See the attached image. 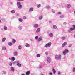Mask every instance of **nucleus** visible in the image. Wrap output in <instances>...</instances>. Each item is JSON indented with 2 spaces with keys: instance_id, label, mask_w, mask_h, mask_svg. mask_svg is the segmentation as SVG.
Here are the masks:
<instances>
[{
  "instance_id": "obj_45",
  "label": "nucleus",
  "mask_w": 75,
  "mask_h": 75,
  "mask_svg": "<svg viewBox=\"0 0 75 75\" xmlns=\"http://www.w3.org/2000/svg\"><path fill=\"white\" fill-rule=\"evenodd\" d=\"M3 73L4 74H6V71H3Z\"/></svg>"
},
{
  "instance_id": "obj_24",
  "label": "nucleus",
  "mask_w": 75,
  "mask_h": 75,
  "mask_svg": "<svg viewBox=\"0 0 75 75\" xmlns=\"http://www.w3.org/2000/svg\"><path fill=\"white\" fill-rule=\"evenodd\" d=\"M17 66L20 67H21V64L20 63H17Z\"/></svg>"
},
{
  "instance_id": "obj_64",
  "label": "nucleus",
  "mask_w": 75,
  "mask_h": 75,
  "mask_svg": "<svg viewBox=\"0 0 75 75\" xmlns=\"http://www.w3.org/2000/svg\"><path fill=\"white\" fill-rule=\"evenodd\" d=\"M18 14H17V15H18Z\"/></svg>"
},
{
  "instance_id": "obj_59",
  "label": "nucleus",
  "mask_w": 75,
  "mask_h": 75,
  "mask_svg": "<svg viewBox=\"0 0 75 75\" xmlns=\"http://www.w3.org/2000/svg\"><path fill=\"white\" fill-rule=\"evenodd\" d=\"M74 37H75V34L74 35Z\"/></svg>"
},
{
  "instance_id": "obj_41",
  "label": "nucleus",
  "mask_w": 75,
  "mask_h": 75,
  "mask_svg": "<svg viewBox=\"0 0 75 75\" xmlns=\"http://www.w3.org/2000/svg\"><path fill=\"white\" fill-rule=\"evenodd\" d=\"M38 38V36H37L35 37V39H36V40H37Z\"/></svg>"
},
{
  "instance_id": "obj_25",
  "label": "nucleus",
  "mask_w": 75,
  "mask_h": 75,
  "mask_svg": "<svg viewBox=\"0 0 75 75\" xmlns=\"http://www.w3.org/2000/svg\"><path fill=\"white\" fill-rule=\"evenodd\" d=\"M4 28L5 30H7V27L6 26H4Z\"/></svg>"
},
{
  "instance_id": "obj_54",
  "label": "nucleus",
  "mask_w": 75,
  "mask_h": 75,
  "mask_svg": "<svg viewBox=\"0 0 75 75\" xmlns=\"http://www.w3.org/2000/svg\"><path fill=\"white\" fill-rule=\"evenodd\" d=\"M21 1H24V0H20Z\"/></svg>"
},
{
  "instance_id": "obj_47",
  "label": "nucleus",
  "mask_w": 75,
  "mask_h": 75,
  "mask_svg": "<svg viewBox=\"0 0 75 75\" xmlns=\"http://www.w3.org/2000/svg\"><path fill=\"white\" fill-rule=\"evenodd\" d=\"M61 14V13L60 12H58V13H57V14H58V15H59V14Z\"/></svg>"
},
{
  "instance_id": "obj_57",
  "label": "nucleus",
  "mask_w": 75,
  "mask_h": 75,
  "mask_svg": "<svg viewBox=\"0 0 75 75\" xmlns=\"http://www.w3.org/2000/svg\"><path fill=\"white\" fill-rule=\"evenodd\" d=\"M21 75H25L24 74H22Z\"/></svg>"
},
{
  "instance_id": "obj_29",
  "label": "nucleus",
  "mask_w": 75,
  "mask_h": 75,
  "mask_svg": "<svg viewBox=\"0 0 75 75\" xmlns=\"http://www.w3.org/2000/svg\"><path fill=\"white\" fill-rule=\"evenodd\" d=\"M11 60L12 61H14L15 60V58L14 57H12L11 58Z\"/></svg>"
},
{
  "instance_id": "obj_49",
  "label": "nucleus",
  "mask_w": 75,
  "mask_h": 75,
  "mask_svg": "<svg viewBox=\"0 0 75 75\" xmlns=\"http://www.w3.org/2000/svg\"><path fill=\"white\" fill-rule=\"evenodd\" d=\"M16 62L17 64H19L20 62L19 61H17V62Z\"/></svg>"
},
{
  "instance_id": "obj_28",
  "label": "nucleus",
  "mask_w": 75,
  "mask_h": 75,
  "mask_svg": "<svg viewBox=\"0 0 75 75\" xmlns=\"http://www.w3.org/2000/svg\"><path fill=\"white\" fill-rule=\"evenodd\" d=\"M52 71L54 74H55L56 73V71L55 69H53L52 70Z\"/></svg>"
},
{
  "instance_id": "obj_40",
  "label": "nucleus",
  "mask_w": 75,
  "mask_h": 75,
  "mask_svg": "<svg viewBox=\"0 0 75 75\" xmlns=\"http://www.w3.org/2000/svg\"><path fill=\"white\" fill-rule=\"evenodd\" d=\"M52 11L53 13H55V10H54L52 9Z\"/></svg>"
},
{
  "instance_id": "obj_56",
  "label": "nucleus",
  "mask_w": 75,
  "mask_h": 75,
  "mask_svg": "<svg viewBox=\"0 0 75 75\" xmlns=\"http://www.w3.org/2000/svg\"><path fill=\"white\" fill-rule=\"evenodd\" d=\"M17 1H21V0H17Z\"/></svg>"
},
{
  "instance_id": "obj_22",
  "label": "nucleus",
  "mask_w": 75,
  "mask_h": 75,
  "mask_svg": "<svg viewBox=\"0 0 75 75\" xmlns=\"http://www.w3.org/2000/svg\"><path fill=\"white\" fill-rule=\"evenodd\" d=\"M64 15H62L60 16V18H64Z\"/></svg>"
},
{
  "instance_id": "obj_46",
  "label": "nucleus",
  "mask_w": 75,
  "mask_h": 75,
  "mask_svg": "<svg viewBox=\"0 0 75 75\" xmlns=\"http://www.w3.org/2000/svg\"><path fill=\"white\" fill-rule=\"evenodd\" d=\"M60 74H61V72H60V71L58 72V75H60Z\"/></svg>"
},
{
  "instance_id": "obj_51",
  "label": "nucleus",
  "mask_w": 75,
  "mask_h": 75,
  "mask_svg": "<svg viewBox=\"0 0 75 75\" xmlns=\"http://www.w3.org/2000/svg\"><path fill=\"white\" fill-rule=\"evenodd\" d=\"M9 60H11V58H9Z\"/></svg>"
},
{
  "instance_id": "obj_21",
  "label": "nucleus",
  "mask_w": 75,
  "mask_h": 75,
  "mask_svg": "<svg viewBox=\"0 0 75 75\" xmlns=\"http://www.w3.org/2000/svg\"><path fill=\"white\" fill-rule=\"evenodd\" d=\"M53 27L54 29H57V26L55 25H54L53 26Z\"/></svg>"
},
{
  "instance_id": "obj_37",
  "label": "nucleus",
  "mask_w": 75,
  "mask_h": 75,
  "mask_svg": "<svg viewBox=\"0 0 75 75\" xmlns=\"http://www.w3.org/2000/svg\"><path fill=\"white\" fill-rule=\"evenodd\" d=\"M41 5L40 4H39V5L37 6V7L38 8H39V7H41Z\"/></svg>"
},
{
  "instance_id": "obj_55",
  "label": "nucleus",
  "mask_w": 75,
  "mask_h": 75,
  "mask_svg": "<svg viewBox=\"0 0 75 75\" xmlns=\"http://www.w3.org/2000/svg\"><path fill=\"white\" fill-rule=\"evenodd\" d=\"M1 30H3V28H1Z\"/></svg>"
},
{
  "instance_id": "obj_60",
  "label": "nucleus",
  "mask_w": 75,
  "mask_h": 75,
  "mask_svg": "<svg viewBox=\"0 0 75 75\" xmlns=\"http://www.w3.org/2000/svg\"><path fill=\"white\" fill-rule=\"evenodd\" d=\"M41 75H45L43 74H42Z\"/></svg>"
},
{
  "instance_id": "obj_14",
  "label": "nucleus",
  "mask_w": 75,
  "mask_h": 75,
  "mask_svg": "<svg viewBox=\"0 0 75 75\" xmlns=\"http://www.w3.org/2000/svg\"><path fill=\"white\" fill-rule=\"evenodd\" d=\"M11 71H12V72H14V67H11Z\"/></svg>"
},
{
  "instance_id": "obj_48",
  "label": "nucleus",
  "mask_w": 75,
  "mask_h": 75,
  "mask_svg": "<svg viewBox=\"0 0 75 75\" xmlns=\"http://www.w3.org/2000/svg\"><path fill=\"white\" fill-rule=\"evenodd\" d=\"M49 75H52V73H51V72L50 73Z\"/></svg>"
},
{
  "instance_id": "obj_15",
  "label": "nucleus",
  "mask_w": 75,
  "mask_h": 75,
  "mask_svg": "<svg viewBox=\"0 0 75 75\" xmlns=\"http://www.w3.org/2000/svg\"><path fill=\"white\" fill-rule=\"evenodd\" d=\"M40 31V28H39L37 30L36 32L37 33H39Z\"/></svg>"
},
{
  "instance_id": "obj_35",
  "label": "nucleus",
  "mask_w": 75,
  "mask_h": 75,
  "mask_svg": "<svg viewBox=\"0 0 75 75\" xmlns=\"http://www.w3.org/2000/svg\"><path fill=\"white\" fill-rule=\"evenodd\" d=\"M12 42H13V44H14L16 42V40L15 39H13L12 40Z\"/></svg>"
},
{
  "instance_id": "obj_30",
  "label": "nucleus",
  "mask_w": 75,
  "mask_h": 75,
  "mask_svg": "<svg viewBox=\"0 0 75 75\" xmlns=\"http://www.w3.org/2000/svg\"><path fill=\"white\" fill-rule=\"evenodd\" d=\"M42 18V16H40L39 17V19L40 20H41Z\"/></svg>"
},
{
  "instance_id": "obj_31",
  "label": "nucleus",
  "mask_w": 75,
  "mask_h": 75,
  "mask_svg": "<svg viewBox=\"0 0 75 75\" xmlns=\"http://www.w3.org/2000/svg\"><path fill=\"white\" fill-rule=\"evenodd\" d=\"M18 48L19 50H21V47L20 46H19L18 47Z\"/></svg>"
},
{
  "instance_id": "obj_38",
  "label": "nucleus",
  "mask_w": 75,
  "mask_h": 75,
  "mask_svg": "<svg viewBox=\"0 0 75 75\" xmlns=\"http://www.w3.org/2000/svg\"><path fill=\"white\" fill-rule=\"evenodd\" d=\"M73 71L74 72H75V67H74L73 68Z\"/></svg>"
},
{
  "instance_id": "obj_20",
  "label": "nucleus",
  "mask_w": 75,
  "mask_h": 75,
  "mask_svg": "<svg viewBox=\"0 0 75 75\" xmlns=\"http://www.w3.org/2000/svg\"><path fill=\"white\" fill-rule=\"evenodd\" d=\"M2 49L3 50H4V51H6V47L4 46L2 48Z\"/></svg>"
},
{
  "instance_id": "obj_58",
  "label": "nucleus",
  "mask_w": 75,
  "mask_h": 75,
  "mask_svg": "<svg viewBox=\"0 0 75 75\" xmlns=\"http://www.w3.org/2000/svg\"><path fill=\"white\" fill-rule=\"evenodd\" d=\"M11 4H13V3H12V2H11Z\"/></svg>"
},
{
  "instance_id": "obj_62",
  "label": "nucleus",
  "mask_w": 75,
  "mask_h": 75,
  "mask_svg": "<svg viewBox=\"0 0 75 75\" xmlns=\"http://www.w3.org/2000/svg\"><path fill=\"white\" fill-rule=\"evenodd\" d=\"M13 63H15V62H13Z\"/></svg>"
},
{
  "instance_id": "obj_52",
  "label": "nucleus",
  "mask_w": 75,
  "mask_h": 75,
  "mask_svg": "<svg viewBox=\"0 0 75 75\" xmlns=\"http://www.w3.org/2000/svg\"><path fill=\"white\" fill-rule=\"evenodd\" d=\"M63 24H66V22H64L63 23Z\"/></svg>"
},
{
  "instance_id": "obj_39",
  "label": "nucleus",
  "mask_w": 75,
  "mask_h": 75,
  "mask_svg": "<svg viewBox=\"0 0 75 75\" xmlns=\"http://www.w3.org/2000/svg\"><path fill=\"white\" fill-rule=\"evenodd\" d=\"M23 19H24V20H25V19L26 18H27V17H25V16H23Z\"/></svg>"
},
{
  "instance_id": "obj_34",
  "label": "nucleus",
  "mask_w": 75,
  "mask_h": 75,
  "mask_svg": "<svg viewBox=\"0 0 75 75\" xmlns=\"http://www.w3.org/2000/svg\"><path fill=\"white\" fill-rule=\"evenodd\" d=\"M9 65H10V66H12V65H13V64L11 62H9Z\"/></svg>"
},
{
  "instance_id": "obj_19",
  "label": "nucleus",
  "mask_w": 75,
  "mask_h": 75,
  "mask_svg": "<svg viewBox=\"0 0 75 75\" xmlns=\"http://www.w3.org/2000/svg\"><path fill=\"white\" fill-rule=\"evenodd\" d=\"M29 11H33V8H30L29 9Z\"/></svg>"
},
{
  "instance_id": "obj_7",
  "label": "nucleus",
  "mask_w": 75,
  "mask_h": 75,
  "mask_svg": "<svg viewBox=\"0 0 75 75\" xmlns=\"http://www.w3.org/2000/svg\"><path fill=\"white\" fill-rule=\"evenodd\" d=\"M67 8H71V5L69 4H68L67 5Z\"/></svg>"
},
{
  "instance_id": "obj_1",
  "label": "nucleus",
  "mask_w": 75,
  "mask_h": 75,
  "mask_svg": "<svg viewBox=\"0 0 75 75\" xmlns=\"http://www.w3.org/2000/svg\"><path fill=\"white\" fill-rule=\"evenodd\" d=\"M61 55H55V58L57 60H61Z\"/></svg>"
},
{
  "instance_id": "obj_10",
  "label": "nucleus",
  "mask_w": 75,
  "mask_h": 75,
  "mask_svg": "<svg viewBox=\"0 0 75 75\" xmlns=\"http://www.w3.org/2000/svg\"><path fill=\"white\" fill-rule=\"evenodd\" d=\"M30 73H31L30 71H28L26 72V75H29L30 74Z\"/></svg>"
},
{
  "instance_id": "obj_36",
  "label": "nucleus",
  "mask_w": 75,
  "mask_h": 75,
  "mask_svg": "<svg viewBox=\"0 0 75 75\" xmlns=\"http://www.w3.org/2000/svg\"><path fill=\"white\" fill-rule=\"evenodd\" d=\"M18 28L20 30H21V29H22V27L21 26H19Z\"/></svg>"
},
{
  "instance_id": "obj_12",
  "label": "nucleus",
  "mask_w": 75,
  "mask_h": 75,
  "mask_svg": "<svg viewBox=\"0 0 75 75\" xmlns=\"http://www.w3.org/2000/svg\"><path fill=\"white\" fill-rule=\"evenodd\" d=\"M66 45H67V42H64L63 44L62 45V47H65Z\"/></svg>"
},
{
  "instance_id": "obj_50",
  "label": "nucleus",
  "mask_w": 75,
  "mask_h": 75,
  "mask_svg": "<svg viewBox=\"0 0 75 75\" xmlns=\"http://www.w3.org/2000/svg\"><path fill=\"white\" fill-rule=\"evenodd\" d=\"M39 68H42V67L41 66H40L39 67Z\"/></svg>"
},
{
  "instance_id": "obj_8",
  "label": "nucleus",
  "mask_w": 75,
  "mask_h": 75,
  "mask_svg": "<svg viewBox=\"0 0 75 75\" xmlns=\"http://www.w3.org/2000/svg\"><path fill=\"white\" fill-rule=\"evenodd\" d=\"M33 27L35 28H38V25L37 24H35Z\"/></svg>"
},
{
  "instance_id": "obj_43",
  "label": "nucleus",
  "mask_w": 75,
  "mask_h": 75,
  "mask_svg": "<svg viewBox=\"0 0 75 75\" xmlns=\"http://www.w3.org/2000/svg\"><path fill=\"white\" fill-rule=\"evenodd\" d=\"M37 57H40V54H38L37 55Z\"/></svg>"
},
{
  "instance_id": "obj_6",
  "label": "nucleus",
  "mask_w": 75,
  "mask_h": 75,
  "mask_svg": "<svg viewBox=\"0 0 75 75\" xmlns=\"http://www.w3.org/2000/svg\"><path fill=\"white\" fill-rule=\"evenodd\" d=\"M42 39V37H40L38 39V41H41Z\"/></svg>"
},
{
  "instance_id": "obj_63",
  "label": "nucleus",
  "mask_w": 75,
  "mask_h": 75,
  "mask_svg": "<svg viewBox=\"0 0 75 75\" xmlns=\"http://www.w3.org/2000/svg\"><path fill=\"white\" fill-rule=\"evenodd\" d=\"M0 58H1V57H0Z\"/></svg>"
},
{
  "instance_id": "obj_18",
  "label": "nucleus",
  "mask_w": 75,
  "mask_h": 75,
  "mask_svg": "<svg viewBox=\"0 0 75 75\" xmlns=\"http://www.w3.org/2000/svg\"><path fill=\"white\" fill-rule=\"evenodd\" d=\"M17 6H20V5H21V3L20 2H18L17 3Z\"/></svg>"
},
{
  "instance_id": "obj_26",
  "label": "nucleus",
  "mask_w": 75,
  "mask_h": 75,
  "mask_svg": "<svg viewBox=\"0 0 75 75\" xmlns=\"http://www.w3.org/2000/svg\"><path fill=\"white\" fill-rule=\"evenodd\" d=\"M72 44H70L69 45L68 47H69V48H71V47H72Z\"/></svg>"
},
{
  "instance_id": "obj_9",
  "label": "nucleus",
  "mask_w": 75,
  "mask_h": 75,
  "mask_svg": "<svg viewBox=\"0 0 75 75\" xmlns=\"http://www.w3.org/2000/svg\"><path fill=\"white\" fill-rule=\"evenodd\" d=\"M49 35L50 37H53V34L52 33H50L49 34Z\"/></svg>"
},
{
  "instance_id": "obj_5",
  "label": "nucleus",
  "mask_w": 75,
  "mask_h": 75,
  "mask_svg": "<svg viewBox=\"0 0 75 75\" xmlns=\"http://www.w3.org/2000/svg\"><path fill=\"white\" fill-rule=\"evenodd\" d=\"M74 28H71L69 29L68 30V32L69 33L72 31H74Z\"/></svg>"
},
{
  "instance_id": "obj_17",
  "label": "nucleus",
  "mask_w": 75,
  "mask_h": 75,
  "mask_svg": "<svg viewBox=\"0 0 75 75\" xmlns=\"http://www.w3.org/2000/svg\"><path fill=\"white\" fill-rule=\"evenodd\" d=\"M25 46L26 47H29L30 46V44L26 43V44Z\"/></svg>"
},
{
  "instance_id": "obj_11",
  "label": "nucleus",
  "mask_w": 75,
  "mask_h": 75,
  "mask_svg": "<svg viewBox=\"0 0 75 75\" xmlns=\"http://www.w3.org/2000/svg\"><path fill=\"white\" fill-rule=\"evenodd\" d=\"M13 55H14L15 56H17V55H18V53H17V52H14Z\"/></svg>"
},
{
  "instance_id": "obj_44",
  "label": "nucleus",
  "mask_w": 75,
  "mask_h": 75,
  "mask_svg": "<svg viewBox=\"0 0 75 75\" xmlns=\"http://www.w3.org/2000/svg\"><path fill=\"white\" fill-rule=\"evenodd\" d=\"M48 52H45V54L46 55H48Z\"/></svg>"
},
{
  "instance_id": "obj_4",
  "label": "nucleus",
  "mask_w": 75,
  "mask_h": 75,
  "mask_svg": "<svg viewBox=\"0 0 75 75\" xmlns=\"http://www.w3.org/2000/svg\"><path fill=\"white\" fill-rule=\"evenodd\" d=\"M46 60L47 62L49 63H50V62H51V58H50V57H47L46 59Z\"/></svg>"
},
{
  "instance_id": "obj_42",
  "label": "nucleus",
  "mask_w": 75,
  "mask_h": 75,
  "mask_svg": "<svg viewBox=\"0 0 75 75\" xmlns=\"http://www.w3.org/2000/svg\"><path fill=\"white\" fill-rule=\"evenodd\" d=\"M46 8H51V7L50 6H47L46 7Z\"/></svg>"
},
{
  "instance_id": "obj_32",
  "label": "nucleus",
  "mask_w": 75,
  "mask_h": 75,
  "mask_svg": "<svg viewBox=\"0 0 75 75\" xmlns=\"http://www.w3.org/2000/svg\"><path fill=\"white\" fill-rule=\"evenodd\" d=\"M8 45H9V46H11V45H12L13 44H12V43L11 42H9L8 43Z\"/></svg>"
},
{
  "instance_id": "obj_61",
  "label": "nucleus",
  "mask_w": 75,
  "mask_h": 75,
  "mask_svg": "<svg viewBox=\"0 0 75 75\" xmlns=\"http://www.w3.org/2000/svg\"><path fill=\"white\" fill-rule=\"evenodd\" d=\"M1 22V20H0V23Z\"/></svg>"
},
{
  "instance_id": "obj_2",
  "label": "nucleus",
  "mask_w": 75,
  "mask_h": 75,
  "mask_svg": "<svg viewBox=\"0 0 75 75\" xmlns=\"http://www.w3.org/2000/svg\"><path fill=\"white\" fill-rule=\"evenodd\" d=\"M68 50L67 49H65L63 52V54L64 55H66V54H67V53H68Z\"/></svg>"
},
{
  "instance_id": "obj_33",
  "label": "nucleus",
  "mask_w": 75,
  "mask_h": 75,
  "mask_svg": "<svg viewBox=\"0 0 75 75\" xmlns=\"http://www.w3.org/2000/svg\"><path fill=\"white\" fill-rule=\"evenodd\" d=\"M66 38L65 37H62V40H64Z\"/></svg>"
},
{
  "instance_id": "obj_16",
  "label": "nucleus",
  "mask_w": 75,
  "mask_h": 75,
  "mask_svg": "<svg viewBox=\"0 0 75 75\" xmlns=\"http://www.w3.org/2000/svg\"><path fill=\"white\" fill-rule=\"evenodd\" d=\"M18 8H19V9H21V8H22V5H19L18 6Z\"/></svg>"
},
{
  "instance_id": "obj_13",
  "label": "nucleus",
  "mask_w": 75,
  "mask_h": 75,
  "mask_svg": "<svg viewBox=\"0 0 75 75\" xmlns=\"http://www.w3.org/2000/svg\"><path fill=\"white\" fill-rule=\"evenodd\" d=\"M6 40V38H4L2 40V42H4Z\"/></svg>"
},
{
  "instance_id": "obj_53",
  "label": "nucleus",
  "mask_w": 75,
  "mask_h": 75,
  "mask_svg": "<svg viewBox=\"0 0 75 75\" xmlns=\"http://www.w3.org/2000/svg\"><path fill=\"white\" fill-rule=\"evenodd\" d=\"M49 23H51V21H49Z\"/></svg>"
},
{
  "instance_id": "obj_3",
  "label": "nucleus",
  "mask_w": 75,
  "mask_h": 75,
  "mask_svg": "<svg viewBox=\"0 0 75 75\" xmlns=\"http://www.w3.org/2000/svg\"><path fill=\"white\" fill-rule=\"evenodd\" d=\"M51 42H49L45 45V48H47L48 47H51Z\"/></svg>"
},
{
  "instance_id": "obj_23",
  "label": "nucleus",
  "mask_w": 75,
  "mask_h": 75,
  "mask_svg": "<svg viewBox=\"0 0 75 75\" xmlns=\"http://www.w3.org/2000/svg\"><path fill=\"white\" fill-rule=\"evenodd\" d=\"M11 13H12V14H14L15 13V10H12L11 11Z\"/></svg>"
},
{
  "instance_id": "obj_27",
  "label": "nucleus",
  "mask_w": 75,
  "mask_h": 75,
  "mask_svg": "<svg viewBox=\"0 0 75 75\" xmlns=\"http://www.w3.org/2000/svg\"><path fill=\"white\" fill-rule=\"evenodd\" d=\"M19 21H20V22H22V21H23V20H22V19L21 18H19Z\"/></svg>"
}]
</instances>
